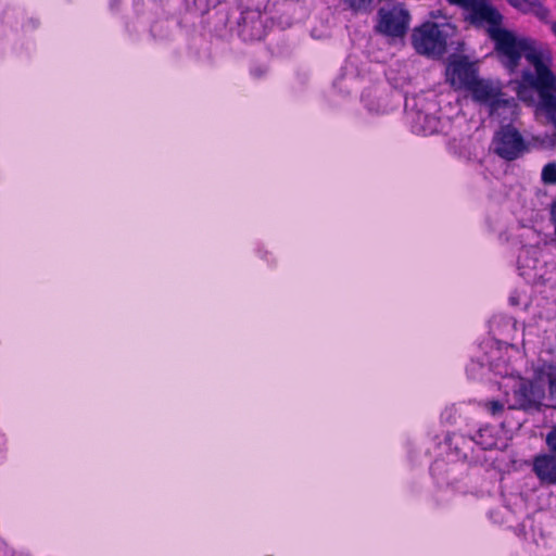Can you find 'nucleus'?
Here are the masks:
<instances>
[{
    "mask_svg": "<svg viewBox=\"0 0 556 556\" xmlns=\"http://www.w3.org/2000/svg\"><path fill=\"white\" fill-rule=\"evenodd\" d=\"M492 40L495 50L503 58V63L509 72H515L523 56L534 67V73L525 70L517 80V94L526 100L528 93L536 91L540 106L547 115L556 114V75L543 61V55L536 49L533 40L517 38L507 29H493Z\"/></svg>",
    "mask_w": 556,
    "mask_h": 556,
    "instance_id": "obj_1",
    "label": "nucleus"
},
{
    "mask_svg": "<svg viewBox=\"0 0 556 556\" xmlns=\"http://www.w3.org/2000/svg\"><path fill=\"white\" fill-rule=\"evenodd\" d=\"M412 43L419 54L441 56L446 50V36L437 23L427 22L414 29Z\"/></svg>",
    "mask_w": 556,
    "mask_h": 556,
    "instance_id": "obj_2",
    "label": "nucleus"
},
{
    "mask_svg": "<svg viewBox=\"0 0 556 556\" xmlns=\"http://www.w3.org/2000/svg\"><path fill=\"white\" fill-rule=\"evenodd\" d=\"M378 15V29L382 34L391 37H402L406 34L410 16L403 4L397 3L390 9L381 8Z\"/></svg>",
    "mask_w": 556,
    "mask_h": 556,
    "instance_id": "obj_3",
    "label": "nucleus"
},
{
    "mask_svg": "<svg viewBox=\"0 0 556 556\" xmlns=\"http://www.w3.org/2000/svg\"><path fill=\"white\" fill-rule=\"evenodd\" d=\"M494 146L495 153L506 161L517 160L527 150L523 137L510 125L503 127L496 134Z\"/></svg>",
    "mask_w": 556,
    "mask_h": 556,
    "instance_id": "obj_4",
    "label": "nucleus"
},
{
    "mask_svg": "<svg viewBox=\"0 0 556 556\" xmlns=\"http://www.w3.org/2000/svg\"><path fill=\"white\" fill-rule=\"evenodd\" d=\"M466 90L471 93L476 102L486 104L491 115L495 114L501 108L510 105V100L503 98V92L498 87L479 77H477Z\"/></svg>",
    "mask_w": 556,
    "mask_h": 556,
    "instance_id": "obj_5",
    "label": "nucleus"
},
{
    "mask_svg": "<svg viewBox=\"0 0 556 556\" xmlns=\"http://www.w3.org/2000/svg\"><path fill=\"white\" fill-rule=\"evenodd\" d=\"M446 75L454 88L466 89L478 77V67L467 56L459 55L448 62Z\"/></svg>",
    "mask_w": 556,
    "mask_h": 556,
    "instance_id": "obj_6",
    "label": "nucleus"
},
{
    "mask_svg": "<svg viewBox=\"0 0 556 556\" xmlns=\"http://www.w3.org/2000/svg\"><path fill=\"white\" fill-rule=\"evenodd\" d=\"M544 395V390L540 384L523 378L520 379L518 388L514 390L516 407L523 410H541Z\"/></svg>",
    "mask_w": 556,
    "mask_h": 556,
    "instance_id": "obj_7",
    "label": "nucleus"
},
{
    "mask_svg": "<svg viewBox=\"0 0 556 556\" xmlns=\"http://www.w3.org/2000/svg\"><path fill=\"white\" fill-rule=\"evenodd\" d=\"M532 472L543 485H556V455L543 452L532 459Z\"/></svg>",
    "mask_w": 556,
    "mask_h": 556,
    "instance_id": "obj_8",
    "label": "nucleus"
},
{
    "mask_svg": "<svg viewBox=\"0 0 556 556\" xmlns=\"http://www.w3.org/2000/svg\"><path fill=\"white\" fill-rule=\"evenodd\" d=\"M472 17L477 21L486 22L490 24L489 35L492 39L493 29H503L501 27L502 15L501 13L488 3H478L472 8Z\"/></svg>",
    "mask_w": 556,
    "mask_h": 556,
    "instance_id": "obj_9",
    "label": "nucleus"
},
{
    "mask_svg": "<svg viewBox=\"0 0 556 556\" xmlns=\"http://www.w3.org/2000/svg\"><path fill=\"white\" fill-rule=\"evenodd\" d=\"M508 3L522 13H532L541 21L549 16V10L540 0H508Z\"/></svg>",
    "mask_w": 556,
    "mask_h": 556,
    "instance_id": "obj_10",
    "label": "nucleus"
},
{
    "mask_svg": "<svg viewBox=\"0 0 556 556\" xmlns=\"http://www.w3.org/2000/svg\"><path fill=\"white\" fill-rule=\"evenodd\" d=\"M472 440L484 451L492 450L497 444L494 429L490 426L480 428Z\"/></svg>",
    "mask_w": 556,
    "mask_h": 556,
    "instance_id": "obj_11",
    "label": "nucleus"
},
{
    "mask_svg": "<svg viewBox=\"0 0 556 556\" xmlns=\"http://www.w3.org/2000/svg\"><path fill=\"white\" fill-rule=\"evenodd\" d=\"M546 380L548 387L549 407L556 409V365L549 364L546 370Z\"/></svg>",
    "mask_w": 556,
    "mask_h": 556,
    "instance_id": "obj_12",
    "label": "nucleus"
},
{
    "mask_svg": "<svg viewBox=\"0 0 556 556\" xmlns=\"http://www.w3.org/2000/svg\"><path fill=\"white\" fill-rule=\"evenodd\" d=\"M541 179L545 185L556 186V162H551L544 165Z\"/></svg>",
    "mask_w": 556,
    "mask_h": 556,
    "instance_id": "obj_13",
    "label": "nucleus"
},
{
    "mask_svg": "<svg viewBox=\"0 0 556 556\" xmlns=\"http://www.w3.org/2000/svg\"><path fill=\"white\" fill-rule=\"evenodd\" d=\"M483 407L492 416H497L504 412V404L498 400L485 401Z\"/></svg>",
    "mask_w": 556,
    "mask_h": 556,
    "instance_id": "obj_14",
    "label": "nucleus"
},
{
    "mask_svg": "<svg viewBox=\"0 0 556 556\" xmlns=\"http://www.w3.org/2000/svg\"><path fill=\"white\" fill-rule=\"evenodd\" d=\"M547 451L556 455V425L552 426L545 435Z\"/></svg>",
    "mask_w": 556,
    "mask_h": 556,
    "instance_id": "obj_15",
    "label": "nucleus"
},
{
    "mask_svg": "<svg viewBox=\"0 0 556 556\" xmlns=\"http://www.w3.org/2000/svg\"><path fill=\"white\" fill-rule=\"evenodd\" d=\"M344 1L354 11L367 9L371 3V0H344Z\"/></svg>",
    "mask_w": 556,
    "mask_h": 556,
    "instance_id": "obj_16",
    "label": "nucleus"
},
{
    "mask_svg": "<svg viewBox=\"0 0 556 556\" xmlns=\"http://www.w3.org/2000/svg\"><path fill=\"white\" fill-rule=\"evenodd\" d=\"M452 4L467 7L470 0H447Z\"/></svg>",
    "mask_w": 556,
    "mask_h": 556,
    "instance_id": "obj_17",
    "label": "nucleus"
},
{
    "mask_svg": "<svg viewBox=\"0 0 556 556\" xmlns=\"http://www.w3.org/2000/svg\"><path fill=\"white\" fill-rule=\"evenodd\" d=\"M252 76L255 77V78H261L262 76H264L265 72L262 70V68H254L252 72H251Z\"/></svg>",
    "mask_w": 556,
    "mask_h": 556,
    "instance_id": "obj_18",
    "label": "nucleus"
},
{
    "mask_svg": "<svg viewBox=\"0 0 556 556\" xmlns=\"http://www.w3.org/2000/svg\"><path fill=\"white\" fill-rule=\"evenodd\" d=\"M551 28H552L553 34L556 36V21L552 23Z\"/></svg>",
    "mask_w": 556,
    "mask_h": 556,
    "instance_id": "obj_19",
    "label": "nucleus"
}]
</instances>
